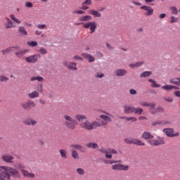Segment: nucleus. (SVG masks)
Here are the masks:
<instances>
[{
  "mask_svg": "<svg viewBox=\"0 0 180 180\" xmlns=\"http://www.w3.org/2000/svg\"><path fill=\"white\" fill-rule=\"evenodd\" d=\"M170 84H174V85L180 86V78H172L169 79Z\"/></svg>",
  "mask_w": 180,
  "mask_h": 180,
  "instance_id": "29",
  "label": "nucleus"
},
{
  "mask_svg": "<svg viewBox=\"0 0 180 180\" xmlns=\"http://www.w3.org/2000/svg\"><path fill=\"white\" fill-rule=\"evenodd\" d=\"M38 53H39L40 54H47V51L46 50V49H44V47H41L39 50H38Z\"/></svg>",
  "mask_w": 180,
  "mask_h": 180,
  "instance_id": "44",
  "label": "nucleus"
},
{
  "mask_svg": "<svg viewBox=\"0 0 180 180\" xmlns=\"http://www.w3.org/2000/svg\"><path fill=\"white\" fill-rule=\"evenodd\" d=\"M72 150H78L79 151H84V146L79 144H72L70 146Z\"/></svg>",
  "mask_w": 180,
  "mask_h": 180,
  "instance_id": "28",
  "label": "nucleus"
},
{
  "mask_svg": "<svg viewBox=\"0 0 180 180\" xmlns=\"http://www.w3.org/2000/svg\"><path fill=\"white\" fill-rule=\"evenodd\" d=\"M79 22H89V20H92V16L91 15H83L79 18Z\"/></svg>",
  "mask_w": 180,
  "mask_h": 180,
  "instance_id": "24",
  "label": "nucleus"
},
{
  "mask_svg": "<svg viewBox=\"0 0 180 180\" xmlns=\"http://www.w3.org/2000/svg\"><path fill=\"white\" fill-rule=\"evenodd\" d=\"M27 95L28 98H30V99H34V98H39V96H40V94L37 91H34L32 93L28 94Z\"/></svg>",
  "mask_w": 180,
  "mask_h": 180,
  "instance_id": "23",
  "label": "nucleus"
},
{
  "mask_svg": "<svg viewBox=\"0 0 180 180\" xmlns=\"http://www.w3.org/2000/svg\"><path fill=\"white\" fill-rule=\"evenodd\" d=\"M16 50H19V46H11L7 48L6 49L2 50L1 53H3L4 56H6V54H9L11 51H16Z\"/></svg>",
  "mask_w": 180,
  "mask_h": 180,
  "instance_id": "16",
  "label": "nucleus"
},
{
  "mask_svg": "<svg viewBox=\"0 0 180 180\" xmlns=\"http://www.w3.org/2000/svg\"><path fill=\"white\" fill-rule=\"evenodd\" d=\"M10 18L12 20H13V22H15V23H17L18 25H20V23H22V21H20V20H19L16 17H15V15H13V14H11L10 15Z\"/></svg>",
  "mask_w": 180,
  "mask_h": 180,
  "instance_id": "36",
  "label": "nucleus"
},
{
  "mask_svg": "<svg viewBox=\"0 0 180 180\" xmlns=\"http://www.w3.org/2000/svg\"><path fill=\"white\" fill-rule=\"evenodd\" d=\"M75 13H77V15H84V13H85V11L79 10L77 11H75Z\"/></svg>",
  "mask_w": 180,
  "mask_h": 180,
  "instance_id": "57",
  "label": "nucleus"
},
{
  "mask_svg": "<svg viewBox=\"0 0 180 180\" xmlns=\"http://www.w3.org/2000/svg\"><path fill=\"white\" fill-rule=\"evenodd\" d=\"M172 13H173V15H178V8H176V6H172L169 8Z\"/></svg>",
  "mask_w": 180,
  "mask_h": 180,
  "instance_id": "42",
  "label": "nucleus"
},
{
  "mask_svg": "<svg viewBox=\"0 0 180 180\" xmlns=\"http://www.w3.org/2000/svg\"><path fill=\"white\" fill-rule=\"evenodd\" d=\"M124 141L127 144H133V139H125Z\"/></svg>",
  "mask_w": 180,
  "mask_h": 180,
  "instance_id": "50",
  "label": "nucleus"
},
{
  "mask_svg": "<svg viewBox=\"0 0 180 180\" xmlns=\"http://www.w3.org/2000/svg\"><path fill=\"white\" fill-rule=\"evenodd\" d=\"M144 64V62H136L135 63L129 64L130 68H137V67H141Z\"/></svg>",
  "mask_w": 180,
  "mask_h": 180,
  "instance_id": "32",
  "label": "nucleus"
},
{
  "mask_svg": "<svg viewBox=\"0 0 180 180\" xmlns=\"http://www.w3.org/2000/svg\"><path fill=\"white\" fill-rule=\"evenodd\" d=\"M75 117L77 120H78V122H80L82 123H84V122H86V117H85V115L78 114L75 116Z\"/></svg>",
  "mask_w": 180,
  "mask_h": 180,
  "instance_id": "25",
  "label": "nucleus"
},
{
  "mask_svg": "<svg viewBox=\"0 0 180 180\" xmlns=\"http://www.w3.org/2000/svg\"><path fill=\"white\" fill-rule=\"evenodd\" d=\"M83 5H92V0H86Z\"/></svg>",
  "mask_w": 180,
  "mask_h": 180,
  "instance_id": "54",
  "label": "nucleus"
},
{
  "mask_svg": "<svg viewBox=\"0 0 180 180\" xmlns=\"http://www.w3.org/2000/svg\"><path fill=\"white\" fill-rule=\"evenodd\" d=\"M106 46H107L108 49H109V50H113V47H112V46H110V44L107 43Z\"/></svg>",
  "mask_w": 180,
  "mask_h": 180,
  "instance_id": "64",
  "label": "nucleus"
},
{
  "mask_svg": "<svg viewBox=\"0 0 180 180\" xmlns=\"http://www.w3.org/2000/svg\"><path fill=\"white\" fill-rule=\"evenodd\" d=\"M165 16H167V15L165 13H162L159 15V18L164 19V18H165Z\"/></svg>",
  "mask_w": 180,
  "mask_h": 180,
  "instance_id": "62",
  "label": "nucleus"
},
{
  "mask_svg": "<svg viewBox=\"0 0 180 180\" xmlns=\"http://www.w3.org/2000/svg\"><path fill=\"white\" fill-rule=\"evenodd\" d=\"M126 120H127V122H130V120H131L132 122H136L137 119H136V117H127Z\"/></svg>",
  "mask_w": 180,
  "mask_h": 180,
  "instance_id": "53",
  "label": "nucleus"
},
{
  "mask_svg": "<svg viewBox=\"0 0 180 180\" xmlns=\"http://www.w3.org/2000/svg\"><path fill=\"white\" fill-rule=\"evenodd\" d=\"M132 4H134V5H136L138 6H141V3L140 2H137V1H133Z\"/></svg>",
  "mask_w": 180,
  "mask_h": 180,
  "instance_id": "63",
  "label": "nucleus"
},
{
  "mask_svg": "<svg viewBox=\"0 0 180 180\" xmlns=\"http://www.w3.org/2000/svg\"><path fill=\"white\" fill-rule=\"evenodd\" d=\"M1 160L2 161H4V162H7L8 164H13V160H15V158L10 155H3L1 156Z\"/></svg>",
  "mask_w": 180,
  "mask_h": 180,
  "instance_id": "12",
  "label": "nucleus"
},
{
  "mask_svg": "<svg viewBox=\"0 0 180 180\" xmlns=\"http://www.w3.org/2000/svg\"><path fill=\"white\" fill-rule=\"evenodd\" d=\"M172 88H174L173 86L169 84L162 86V89H164L165 91H171L172 90Z\"/></svg>",
  "mask_w": 180,
  "mask_h": 180,
  "instance_id": "40",
  "label": "nucleus"
},
{
  "mask_svg": "<svg viewBox=\"0 0 180 180\" xmlns=\"http://www.w3.org/2000/svg\"><path fill=\"white\" fill-rule=\"evenodd\" d=\"M180 20V18H177V17H175V16H172L170 18V23H177V22H179Z\"/></svg>",
  "mask_w": 180,
  "mask_h": 180,
  "instance_id": "39",
  "label": "nucleus"
},
{
  "mask_svg": "<svg viewBox=\"0 0 180 180\" xmlns=\"http://www.w3.org/2000/svg\"><path fill=\"white\" fill-rule=\"evenodd\" d=\"M6 22L4 23V26L6 29H13V27H16V24L13 22L10 18H6Z\"/></svg>",
  "mask_w": 180,
  "mask_h": 180,
  "instance_id": "15",
  "label": "nucleus"
},
{
  "mask_svg": "<svg viewBox=\"0 0 180 180\" xmlns=\"http://www.w3.org/2000/svg\"><path fill=\"white\" fill-rule=\"evenodd\" d=\"M18 32L20 34H22V36H27V31H26V29L22 26L18 27Z\"/></svg>",
  "mask_w": 180,
  "mask_h": 180,
  "instance_id": "33",
  "label": "nucleus"
},
{
  "mask_svg": "<svg viewBox=\"0 0 180 180\" xmlns=\"http://www.w3.org/2000/svg\"><path fill=\"white\" fill-rule=\"evenodd\" d=\"M104 75L103 73H101V72H97L95 75L96 78H103Z\"/></svg>",
  "mask_w": 180,
  "mask_h": 180,
  "instance_id": "51",
  "label": "nucleus"
},
{
  "mask_svg": "<svg viewBox=\"0 0 180 180\" xmlns=\"http://www.w3.org/2000/svg\"><path fill=\"white\" fill-rule=\"evenodd\" d=\"M59 153H60V156L62 157V158L67 159V150L60 149L59 150Z\"/></svg>",
  "mask_w": 180,
  "mask_h": 180,
  "instance_id": "37",
  "label": "nucleus"
},
{
  "mask_svg": "<svg viewBox=\"0 0 180 180\" xmlns=\"http://www.w3.org/2000/svg\"><path fill=\"white\" fill-rule=\"evenodd\" d=\"M129 94L131 95H136V94H137V91L136 90H134V89H130L129 90Z\"/></svg>",
  "mask_w": 180,
  "mask_h": 180,
  "instance_id": "58",
  "label": "nucleus"
},
{
  "mask_svg": "<svg viewBox=\"0 0 180 180\" xmlns=\"http://www.w3.org/2000/svg\"><path fill=\"white\" fill-rule=\"evenodd\" d=\"M76 171L79 175H85V170L82 168H77Z\"/></svg>",
  "mask_w": 180,
  "mask_h": 180,
  "instance_id": "43",
  "label": "nucleus"
},
{
  "mask_svg": "<svg viewBox=\"0 0 180 180\" xmlns=\"http://www.w3.org/2000/svg\"><path fill=\"white\" fill-rule=\"evenodd\" d=\"M76 26H79V25H82L84 29H90V33H94L95 30H96V27H98V25L95 21H90L89 22H77L75 24Z\"/></svg>",
  "mask_w": 180,
  "mask_h": 180,
  "instance_id": "3",
  "label": "nucleus"
},
{
  "mask_svg": "<svg viewBox=\"0 0 180 180\" xmlns=\"http://www.w3.org/2000/svg\"><path fill=\"white\" fill-rule=\"evenodd\" d=\"M89 13L94 16V18H101V16H102V14H101V13L95 10H89Z\"/></svg>",
  "mask_w": 180,
  "mask_h": 180,
  "instance_id": "27",
  "label": "nucleus"
},
{
  "mask_svg": "<svg viewBox=\"0 0 180 180\" xmlns=\"http://www.w3.org/2000/svg\"><path fill=\"white\" fill-rule=\"evenodd\" d=\"M21 174H22L25 178H34V174L30 173L27 170H22Z\"/></svg>",
  "mask_w": 180,
  "mask_h": 180,
  "instance_id": "21",
  "label": "nucleus"
},
{
  "mask_svg": "<svg viewBox=\"0 0 180 180\" xmlns=\"http://www.w3.org/2000/svg\"><path fill=\"white\" fill-rule=\"evenodd\" d=\"M109 122H112V119H110V117H109V115H102L100 116L98 122L95 121L91 122L88 120H86L80 124V127L82 129H84L85 130H94V129H96V127H101L102 124H108Z\"/></svg>",
  "mask_w": 180,
  "mask_h": 180,
  "instance_id": "1",
  "label": "nucleus"
},
{
  "mask_svg": "<svg viewBox=\"0 0 180 180\" xmlns=\"http://www.w3.org/2000/svg\"><path fill=\"white\" fill-rule=\"evenodd\" d=\"M111 168L113 169V171H129L130 166L124 165L122 164H117L113 165Z\"/></svg>",
  "mask_w": 180,
  "mask_h": 180,
  "instance_id": "7",
  "label": "nucleus"
},
{
  "mask_svg": "<svg viewBox=\"0 0 180 180\" xmlns=\"http://www.w3.org/2000/svg\"><path fill=\"white\" fill-rule=\"evenodd\" d=\"M11 178H20V172L11 166H0V180H11Z\"/></svg>",
  "mask_w": 180,
  "mask_h": 180,
  "instance_id": "2",
  "label": "nucleus"
},
{
  "mask_svg": "<svg viewBox=\"0 0 180 180\" xmlns=\"http://www.w3.org/2000/svg\"><path fill=\"white\" fill-rule=\"evenodd\" d=\"M116 75H117V77H124V75H126V74H127V70H117L115 72Z\"/></svg>",
  "mask_w": 180,
  "mask_h": 180,
  "instance_id": "26",
  "label": "nucleus"
},
{
  "mask_svg": "<svg viewBox=\"0 0 180 180\" xmlns=\"http://www.w3.org/2000/svg\"><path fill=\"white\" fill-rule=\"evenodd\" d=\"M82 57L86 58V60H88L89 63H94V61H95V58L89 53H82Z\"/></svg>",
  "mask_w": 180,
  "mask_h": 180,
  "instance_id": "19",
  "label": "nucleus"
},
{
  "mask_svg": "<svg viewBox=\"0 0 180 180\" xmlns=\"http://www.w3.org/2000/svg\"><path fill=\"white\" fill-rule=\"evenodd\" d=\"M174 94L175 96L180 98V91H174Z\"/></svg>",
  "mask_w": 180,
  "mask_h": 180,
  "instance_id": "60",
  "label": "nucleus"
},
{
  "mask_svg": "<svg viewBox=\"0 0 180 180\" xmlns=\"http://www.w3.org/2000/svg\"><path fill=\"white\" fill-rule=\"evenodd\" d=\"M141 105L142 106H146L149 109H154L155 108V103H154L142 102V103H141Z\"/></svg>",
  "mask_w": 180,
  "mask_h": 180,
  "instance_id": "22",
  "label": "nucleus"
},
{
  "mask_svg": "<svg viewBox=\"0 0 180 180\" xmlns=\"http://www.w3.org/2000/svg\"><path fill=\"white\" fill-rule=\"evenodd\" d=\"M99 151L101 153H103V154H105V158H112V154H117V150L113 148H101L99 149Z\"/></svg>",
  "mask_w": 180,
  "mask_h": 180,
  "instance_id": "5",
  "label": "nucleus"
},
{
  "mask_svg": "<svg viewBox=\"0 0 180 180\" xmlns=\"http://www.w3.org/2000/svg\"><path fill=\"white\" fill-rule=\"evenodd\" d=\"M132 144H136V146H146V143L140 139H133Z\"/></svg>",
  "mask_w": 180,
  "mask_h": 180,
  "instance_id": "31",
  "label": "nucleus"
},
{
  "mask_svg": "<svg viewBox=\"0 0 180 180\" xmlns=\"http://www.w3.org/2000/svg\"><path fill=\"white\" fill-rule=\"evenodd\" d=\"M27 44L31 47H36V46H37V41H28Z\"/></svg>",
  "mask_w": 180,
  "mask_h": 180,
  "instance_id": "49",
  "label": "nucleus"
},
{
  "mask_svg": "<svg viewBox=\"0 0 180 180\" xmlns=\"http://www.w3.org/2000/svg\"><path fill=\"white\" fill-rule=\"evenodd\" d=\"M148 143L150 146H162L165 143V139L160 138L158 140H149L148 141Z\"/></svg>",
  "mask_w": 180,
  "mask_h": 180,
  "instance_id": "8",
  "label": "nucleus"
},
{
  "mask_svg": "<svg viewBox=\"0 0 180 180\" xmlns=\"http://www.w3.org/2000/svg\"><path fill=\"white\" fill-rule=\"evenodd\" d=\"M165 101H166V102H172V98L171 97H166L164 98Z\"/></svg>",
  "mask_w": 180,
  "mask_h": 180,
  "instance_id": "59",
  "label": "nucleus"
},
{
  "mask_svg": "<svg viewBox=\"0 0 180 180\" xmlns=\"http://www.w3.org/2000/svg\"><path fill=\"white\" fill-rule=\"evenodd\" d=\"M149 82H150L151 84V87L152 88H160V86H161V85L157 84V82H155L154 79H150Z\"/></svg>",
  "mask_w": 180,
  "mask_h": 180,
  "instance_id": "34",
  "label": "nucleus"
},
{
  "mask_svg": "<svg viewBox=\"0 0 180 180\" xmlns=\"http://www.w3.org/2000/svg\"><path fill=\"white\" fill-rule=\"evenodd\" d=\"M37 91L41 94V92H43V84H37Z\"/></svg>",
  "mask_w": 180,
  "mask_h": 180,
  "instance_id": "46",
  "label": "nucleus"
},
{
  "mask_svg": "<svg viewBox=\"0 0 180 180\" xmlns=\"http://www.w3.org/2000/svg\"><path fill=\"white\" fill-rule=\"evenodd\" d=\"M37 29H39L40 30H43L47 27V26L45 24H39L37 26Z\"/></svg>",
  "mask_w": 180,
  "mask_h": 180,
  "instance_id": "48",
  "label": "nucleus"
},
{
  "mask_svg": "<svg viewBox=\"0 0 180 180\" xmlns=\"http://www.w3.org/2000/svg\"><path fill=\"white\" fill-rule=\"evenodd\" d=\"M18 168L22 172V170H25V168H26V167L25 166V165L23 163H18Z\"/></svg>",
  "mask_w": 180,
  "mask_h": 180,
  "instance_id": "45",
  "label": "nucleus"
},
{
  "mask_svg": "<svg viewBox=\"0 0 180 180\" xmlns=\"http://www.w3.org/2000/svg\"><path fill=\"white\" fill-rule=\"evenodd\" d=\"M156 112H164V108H162V107H158L157 108Z\"/></svg>",
  "mask_w": 180,
  "mask_h": 180,
  "instance_id": "61",
  "label": "nucleus"
},
{
  "mask_svg": "<svg viewBox=\"0 0 180 180\" xmlns=\"http://www.w3.org/2000/svg\"><path fill=\"white\" fill-rule=\"evenodd\" d=\"M31 81H38L39 82H43L44 81V79L41 77V76H37V77H32L30 79Z\"/></svg>",
  "mask_w": 180,
  "mask_h": 180,
  "instance_id": "35",
  "label": "nucleus"
},
{
  "mask_svg": "<svg viewBox=\"0 0 180 180\" xmlns=\"http://www.w3.org/2000/svg\"><path fill=\"white\" fill-rule=\"evenodd\" d=\"M163 131L168 136V137H178V136H179V133L175 132L173 129H164Z\"/></svg>",
  "mask_w": 180,
  "mask_h": 180,
  "instance_id": "10",
  "label": "nucleus"
},
{
  "mask_svg": "<svg viewBox=\"0 0 180 180\" xmlns=\"http://www.w3.org/2000/svg\"><path fill=\"white\" fill-rule=\"evenodd\" d=\"M64 118L65 119L66 122H65V126L69 130H75V126L77 125V121L72 119V117H70L69 115H65Z\"/></svg>",
  "mask_w": 180,
  "mask_h": 180,
  "instance_id": "4",
  "label": "nucleus"
},
{
  "mask_svg": "<svg viewBox=\"0 0 180 180\" xmlns=\"http://www.w3.org/2000/svg\"><path fill=\"white\" fill-rule=\"evenodd\" d=\"M71 155L75 160H79V155L78 152L74 149L71 150Z\"/></svg>",
  "mask_w": 180,
  "mask_h": 180,
  "instance_id": "30",
  "label": "nucleus"
},
{
  "mask_svg": "<svg viewBox=\"0 0 180 180\" xmlns=\"http://www.w3.org/2000/svg\"><path fill=\"white\" fill-rule=\"evenodd\" d=\"M8 80H9V78H8L4 75L0 76V82H6Z\"/></svg>",
  "mask_w": 180,
  "mask_h": 180,
  "instance_id": "47",
  "label": "nucleus"
},
{
  "mask_svg": "<svg viewBox=\"0 0 180 180\" xmlns=\"http://www.w3.org/2000/svg\"><path fill=\"white\" fill-rule=\"evenodd\" d=\"M41 57V56L39 54H35L25 58V61H27V63L34 64V63H37V60Z\"/></svg>",
  "mask_w": 180,
  "mask_h": 180,
  "instance_id": "11",
  "label": "nucleus"
},
{
  "mask_svg": "<svg viewBox=\"0 0 180 180\" xmlns=\"http://www.w3.org/2000/svg\"><path fill=\"white\" fill-rule=\"evenodd\" d=\"M150 75H151V72L146 71V72H143L142 74H141L140 77H141V78H146V77H150Z\"/></svg>",
  "mask_w": 180,
  "mask_h": 180,
  "instance_id": "41",
  "label": "nucleus"
},
{
  "mask_svg": "<svg viewBox=\"0 0 180 180\" xmlns=\"http://www.w3.org/2000/svg\"><path fill=\"white\" fill-rule=\"evenodd\" d=\"M119 162H122L121 160H109L108 164H117Z\"/></svg>",
  "mask_w": 180,
  "mask_h": 180,
  "instance_id": "52",
  "label": "nucleus"
},
{
  "mask_svg": "<svg viewBox=\"0 0 180 180\" xmlns=\"http://www.w3.org/2000/svg\"><path fill=\"white\" fill-rule=\"evenodd\" d=\"M63 64L66 68H68V70H77V63H68V62L65 61L63 63Z\"/></svg>",
  "mask_w": 180,
  "mask_h": 180,
  "instance_id": "17",
  "label": "nucleus"
},
{
  "mask_svg": "<svg viewBox=\"0 0 180 180\" xmlns=\"http://www.w3.org/2000/svg\"><path fill=\"white\" fill-rule=\"evenodd\" d=\"M13 51H15V54L16 57H18V58H22V57H23V56H25L26 53L29 51V50L27 49L20 50V48H19L18 50Z\"/></svg>",
  "mask_w": 180,
  "mask_h": 180,
  "instance_id": "14",
  "label": "nucleus"
},
{
  "mask_svg": "<svg viewBox=\"0 0 180 180\" xmlns=\"http://www.w3.org/2000/svg\"><path fill=\"white\" fill-rule=\"evenodd\" d=\"M21 106L23 109H25V110H29V109H31V108H35L36 103L32 100H30L27 103H22Z\"/></svg>",
  "mask_w": 180,
  "mask_h": 180,
  "instance_id": "9",
  "label": "nucleus"
},
{
  "mask_svg": "<svg viewBox=\"0 0 180 180\" xmlns=\"http://www.w3.org/2000/svg\"><path fill=\"white\" fill-rule=\"evenodd\" d=\"M140 9H143L146 11L147 13H146V16H151L154 13V9L151 6H142L140 7Z\"/></svg>",
  "mask_w": 180,
  "mask_h": 180,
  "instance_id": "13",
  "label": "nucleus"
},
{
  "mask_svg": "<svg viewBox=\"0 0 180 180\" xmlns=\"http://www.w3.org/2000/svg\"><path fill=\"white\" fill-rule=\"evenodd\" d=\"M86 146H87L89 148H98V143H86Z\"/></svg>",
  "mask_w": 180,
  "mask_h": 180,
  "instance_id": "38",
  "label": "nucleus"
},
{
  "mask_svg": "<svg viewBox=\"0 0 180 180\" xmlns=\"http://www.w3.org/2000/svg\"><path fill=\"white\" fill-rule=\"evenodd\" d=\"M74 59L79 61H82L84 60L82 58H81V56H74Z\"/></svg>",
  "mask_w": 180,
  "mask_h": 180,
  "instance_id": "56",
  "label": "nucleus"
},
{
  "mask_svg": "<svg viewBox=\"0 0 180 180\" xmlns=\"http://www.w3.org/2000/svg\"><path fill=\"white\" fill-rule=\"evenodd\" d=\"M24 124H27V126H34L37 124V122L32 118H26L24 120Z\"/></svg>",
  "mask_w": 180,
  "mask_h": 180,
  "instance_id": "18",
  "label": "nucleus"
},
{
  "mask_svg": "<svg viewBox=\"0 0 180 180\" xmlns=\"http://www.w3.org/2000/svg\"><path fill=\"white\" fill-rule=\"evenodd\" d=\"M124 110L125 113H143V109L140 108H134L130 105H124Z\"/></svg>",
  "mask_w": 180,
  "mask_h": 180,
  "instance_id": "6",
  "label": "nucleus"
},
{
  "mask_svg": "<svg viewBox=\"0 0 180 180\" xmlns=\"http://www.w3.org/2000/svg\"><path fill=\"white\" fill-rule=\"evenodd\" d=\"M25 6L27 8H33V4H32V2H27Z\"/></svg>",
  "mask_w": 180,
  "mask_h": 180,
  "instance_id": "55",
  "label": "nucleus"
},
{
  "mask_svg": "<svg viewBox=\"0 0 180 180\" xmlns=\"http://www.w3.org/2000/svg\"><path fill=\"white\" fill-rule=\"evenodd\" d=\"M141 137L145 140H151V139H154V136H153L151 133L148 131L143 132Z\"/></svg>",
  "mask_w": 180,
  "mask_h": 180,
  "instance_id": "20",
  "label": "nucleus"
}]
</instances>
